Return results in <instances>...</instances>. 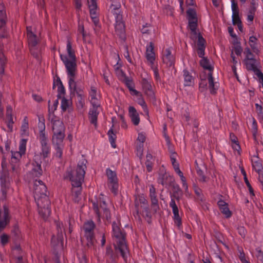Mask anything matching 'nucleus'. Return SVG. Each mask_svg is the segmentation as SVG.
Segmentation results:
<instances>
[{"label": "nucleus", "instance_id": "1", "mask_svg": "<svg viewBox=\"0 0 263 263\" xmlns=\"http://www.w3.org/2000/svg\"><path fill=\"white\" fill-rule=\"evenodd\" d=\"M66 50V53H60V57L65 67L70 92L74 96L85 93L83 84L76 81L77 71V58L69 39L67 41Z\"/></svg>", "mask_w": 263, "mask_h": 263}, {"label": "nucleus", "instance_id": "2", "mask_svg": "<svg viewBox=\"0 0 263 263\" xmlns=\"http://www.w3.org/2000/svg\"><path fill=\"white\" fill-rule=\"evenodd\" d=\"M86 162L85 159H82L79 162L76 171L71 173L68 172L67 173L68 176H66V177L69 178L71 182L72 194L73 200L76 202H78L80 199V195L82 190L81 185L85 174Z\"/></svg>", "mask_w": 263, "mask_h": 263}, {"label": "nucleus", "instance_id": "3", "mask_svg": "<svg viewBox=\"0 0 263 263\" xmlns=\"http://www.w3.org/2000/svg\"><path fill=\"white\" fill-rule=\"evenodd\" d=\"M41 145V153L40 154H35L33 157L31 163V173L34 177H40L43 174L41 167L42 157L47 158L50 154V147L48 143V138L39 139Z\"/></svg>", "mask_w": 263, "mask_h": 263}, {"label": "nucleus", "instance_id": "4", "mask_svg": "<svg viewBox=\"0 0 263 263\" xmlns=\"http://www.w3.org/2000/svg\"><path fill=\"white\" fill-rule=\"evenodd\" d=\"M112 235L117 239L116 249H118L122 257L125 260L128 255V250L125 240V234L121 230L118 223L114 222L112 224Z\"/></svg>", "mask_w": 263, "mask_h": 263}, {"label": "nucleus", "instance_id": "5", "mask_svg": "<svg viewBox=\"0 0 263 263\" xmlns=\"http://www.w3.org/2000/svg\"><path fill=\"white\" fill-rule=\"evenodd\" d=\"M47 187L41 180H35L34 183V196L37 205H42L43 202L49 203V198L46 194Z\"/></svg>", "mask_w": 263, "mask_h": 263}, {"label": "nucleus", "instance_id": "6", "mask_svg": "<svg viewBox=\"0 0 263 263\" xmlns=\"http://www.w3.org/2000/svg\"><path fill=\"white\" fill-rule=\"evenodd\" d=\"M200 63V65L204 69L209 70V72L208 74L209 88L212 94L216 93V91L219 87V84L217 82H214V79L212 76V70L213 69V67L210 64L209 61L204 58L201 60Z\"/></svg>", "mask_w": 263, "mask_h": 263}, {"label": "nucleus", "instance_id": "7", "mask_svg": "<svg viewBox=\"0 0 263 263\" xmlns=\"http://www.w3.org/2000/svg\"><path fill=\"white\" fill-rule=\"evenodd\" d=\"M92 203L93 209L99 220L101 218H105L107 220L110 219L111 216L110 211L107 208L105 201L99 200L96 201H92Z\"/></svg>", "mask_w": 263, "mask_h": 263}, {"label": "nucleus", "instance_id": "8", "mask_svg": "<svg viewBox=\"0 0 263 263\" xmlns=\"http://www.w3.org/2000/svg\"><path fill=\"white\" fill-rule=\"evenodd\" d=\"M245 58L244 59V63L246 65V68L248 70L256 71H258L257 65L258 62L255 59L253 53L251 52L249 47L245 48L243 52Z\"/></svg>", "mask_w": 263, "mask_h": 263}, {"label": "nucleus", "instance_id": "9", "mask_svg": "<svg viewBox=\"0 0 263 263\" xmlns=\"http://www.w3.org/2000/svg\"><path fill=\"white\" fill-rule=\"evenodd\" d=\"M115 18V29L116 34L121 39H125V24L123 21L122 14L118 10L113 14Z\"/></svg>", "mask_w": 263, "mask_h": 263}, {"label": "nucleus", "instance_id": "10", "mask_svg": "<svg viewBox=\"0 0 263 263\" xmlns=\"http://www.w3.org/2000/svg\"><path fill=\"white\" fill-rule=\"evenodd\" d=\"M135 208L136 209V214H134L136 218L140 219V215L144 214L145 212L148 216V208L147 202L143 196H139L135 200Z\"/></svg>", "mask_w": 263, "mask_h": 263}, {"label": "nucleus", "instance_id": "11", "mask_svg": "<svg viewBox=\"0 0 263 263\" xmlns=\"http://www.w3.org/2000/svg\"><path fill=\"white\" fill-rule=\"evenodd\" d=\"M95 225L92 221H89L85 222L83 226L84 236L86 238L88 246L93 245L95 242L93 230Z\"/></svg>", "mask_w": 263, "mask_h": 263}, {"label": "nucleus", "instance_id": "12", "mask_svg": "<svg viewBox=\"0 0 263 263\" xmlns=\"http://www.w3.org/2000/svg\"><path fill=\"white\" fill-rule=\"evenodd\" d=\"M7 15L3 3L0 2V39L7 38L8 33L6 28Z\"/></svg>", "mask_w": 263, "mask_h": 263}, {"label": "nucleus", "instance_id": "13", "mask_svg": "<svg viewBox=\"0 0 263 263\" xmlns=\"http://www.w3.org/2000/svg\"><path fill=\"white\" fill-rule=\"evenodd\" d=\"M106 174L108 179L109 187L112 193L116 194L118 189V180L116 173L110 168H107Z\"/></svg>", "mask_w": 263, "mask_h": 263}, {"label": "nucleus", "instance_id": "14", "mask_svg": "<svg viewBox=\"0 0 263 263\" xmlns=\"http://www.w3.org/2000/svg\"><path fill=\"white\" fill-rule=\"evenodd\" d=\"M26 147V140L22 139L21 140L19 145V151L11 152V163L12 164L17 163L23 155L25 153Z\"/></svg>", "mask_w": 263, "mask_h": 263}, {"label": "nucleus", "instance_id": "15", "mask_svg": "<svg viewBox=\"0 0 263 263\" xmlns=\"http://www.w3.org/2000/svg\"><path fill=\"white\" fill-rule=\"evenodd\" d=\"M146 58L150 66L154 65L155 60V54L154 51L153 44L151 42L149 45L146 46Z\"/></svg>", "mask_w": 263, "mask_h": 263}, {"label": "nucleus", "instance_id": "16", "mask_svg": "<svg viewBox=\"0 0 263 263\" xmlns=\"http://www.w3.org/2000/svg\"><path fill=\"white\" fill-rule=\"evenodd\" d=\"M52 124V130L53 133H64L65 127L61 120L57 117L53 118L51 119Z\"/></svg>", "mask_w": 263, "mask_h": 263}, {"label": "nucleus", "instance_id": "17", "mask_svg": "<svg viewBox=\"0 0 263 263\" xmlns=\"http://www.w3.org/2000/svg\"><path fill=\"white\" fill-rule=\"evenodd\" d=\"M27 36L29 46L31 48L34 47L37 44L38 39L32 32L31 27H27Z\"/></svg>", "mask_w": 263, "mask_h": 263}, {"label": "nucleus", "instance_id": "18", "mask_svg": "<svg viewBox=\"0 0 263 263\" xmlns=\"http://www.w3.org/2000/svg\"><path fill=\"white\" fill-rule=\"evenodd\" d=\"M173 181V177L167 173L160 174L158 179V182L165 186L170 185Z\"/></svg>", "mask_w": 263, "mask_h": 263}, {"label": "nucleus", "instance_id": "19", "mask_svg": "<svg viewBox=\"0 0 263 263\" xmlns=\"http://www.w3.org/2000/svg\"><path fill=\"white\" fill-rule=\"evenodd\" d=\"M163 61L168 66H172L175 62V58L170 48L166 49L163 54Z\"/></svg>", "mask_w": 263, "mask_h": 263}, {"label": "nucleus", "instance_id": "20", "mask_svg": "<svg viewBox=\"0 0 263 263\" xmlns=\"http://www.w3.org/2000/svg\"><path fill=\"white\" fill-rule=\"evenodd\" d=\"M57 228L58 229V235L57 238H56L54 236H53L51 238V243L54 245H56L58 243L61 242L62 243L63 241V224L60 222L57 223Z\"/></svg>", "mask_w": 263, "mask_h": 263}, {"label": "nucleus", "instance_id": "21", "mask_svg": "<svg viewBox=\"0 0 263 263\" xmlns=\"http://www.w3.org/2000/svg\"><path fill=\"white\" fill-rule=\"evenodd\" d=\"M49 205V201L48 204H46L45 202H43L42 205L39 206V205H37L40 215L45 219H47L49 217L51 213Z\"/></svg>", "mask_w": 263, "mask_h": 263}, {"label": "nucleus", "instance_id": "22", "mask_svg": "<svg viewBox=\"0 0 263 263\" xmlns=\"http://www.w3.org/2000/svg\"><path fill=\"white\" fill-rule=\"evenodd\" d=\"M128 114L132 123L135 125H138L140 122V117L136 108L133 106L128 108Z\"/></svg>", "mask_w": 263, "mask_h": 263}, {"label": "nucleus", "instance_id": "23", "mask_svg": "<svg viewBox=\"0 0 263 263\" xmlns=\"http://www.w3.org/2000/svg\"><path fill=\"white\" fill-rule=\"evenodd\" d=\"M38 128L39 129V139L47 138V135L45 133V119L43 116L40 115L38 116Z\"/></svg>", "mask_w": 263, "mask_h": 263}, {"label": "nucleus", "instance_id": "24", "mask_svg": "<svg viewBox=\"0 0 263 263\" xmlns=\"http://www.w3.org/2000/svg\"><path fill=\"white\" fill-rule=\"evenodd\" d=\"M9 222V210L6 207H4V212L0 214V231L3 229Z\"/></svg>", "mask_w": 263, "mask_h": 263}, {"label": "nucleus", "instance_id": "25", "mask_svg": "<svg viewBox=\"0 0 263 263\" xmlns=\"http://www.w3.org/2000/svg\"><path fill=\"white\" fill-rule=\"evenodd\" d=\"M65 137L64 133H53L52 136V143L54 146L64 145L63 143V140Z\"/></svg>", "mask_w": 263, "mask_h": 263}, {"label": "nucleus", "instance_id": "26", "mask_svg": "<svg viewBox=\"0 0 263 263\" xmlns=\"http://www.w3.org/2000/svg\"><path fill=\"white\" fill-rule=\"evenodd\" d=\"M217 204L221 213L224 215L226 217L229 218L231 216V212L228 208V204L225 201L220 200L218 201Z\"/></svg>", "mask_w": 263, "mask_h": 263}, {"label": "nucleus", "instance_id": "27", "mask_svg": "<svg viewBox=\"0 0 263 263\" xmlns=\"http://www.w3.org/2000/svg\"><path fill=\"white\" fill-rule=\"evenodd\" d=\"M251 160L253 169L258 173L260 172L262 169V165L258 156L253 155L251 157Z\"/></svg>", "mask_w": 263, "mask_h": 263}, {"label": "nucleus", "instance_id": "28", "mask_svg": "<svg viewBox=\"0 0 263 263\" xmlns=\"http://www.w3.org/2000/svg\"><path fill=\"white\" fill-rule=\"evenodd\" d=\"M99 114L98 108H91L89 111V119L90 123L96 127L97 125L98 116Z\"/></svg>", "mask_w": 263, "mask_h": 263}, {"label": "nucleus", "instance_id": "29", "mask_svg": "<svg viewBox=\"0 0 263 263\" xmlns=\"http://www.w3.org/2000/svg\"><path fill=\"white\" fill-rule=\"evenodd\" d=\"M12 108L10 106L7 107L6 118L7 120V126L10 130H12L14 123L12 118Z\"/></svg>", "mask_w": 263, "mask_h": 263}, {"label": "nucleus", "instance_id": "30", "mask_svg": "<svg viewBox=\"0 0 263 263\" xmlns=\"http://www.w3.org/2000/svg\"><path fill=\"white\" fill-rule=\"evenodd\" d=\"M249 44L254 53L257 54L259 53L258 48V39L255 36L252 35L249 37Z\"/></svg>", "mask_w": 263, "mask_h": 263}, {"label": "nucleus", "instance_id": "31", "mask_svg": "<svg viewBox=\"0 0 263 263\" xmlns=\"http://www.w3.org/2000/svg\"><path fill=\"white\" fill-rule=\"evenodd\" d=\"M183 72L184 78V85L185 86H192L194 83V79L193 77L186 70H184Z\"/></svg>", "mask_w": 263, "mask_h": 263}, {"label": "nucleus", "instance_id": "32", "mask_svg": "<svg viewBox=\"0 0 263 263\" xmlns=\"http://www.w3.org/2000/svg\"><path fill=\"white\" fill-rule=\"evenodd\" d=\"M117 256L113 252L110 247L106 248L105 258L107 263H114L115 261Z\"/></svg>", "mask_w": 263, "mask_h": 263}, {"label": "nucleus", "instance_id": "33", "mask_svg": "<svg viewBox=\"0 0 263 263\" xmlns=\"http://www.w3.org/2000/svg\"><path fill=\"white\" fill-rule=\"evenodd\" d=\"M21 135L23 136H28L29 134V123L27 116L24 117L21 128Z\"/></svg>", "mask_w": 263, "mask_h": 263}, {"label": "nucleus", "instance_id": "34", "mask_svg": "<svg viewBox=\"0 0 263 263\" xmlns=\"http://www.w3.org/2000/svg\"><path fill=\"white\" fill-rule=\"evenodd\" d=\"M242 52L240 43L238 41L237 39H236L233 42V46L231 50V53H235L237 55H240Z\"/></svg>", "mask_w": 263, "mask_h": 263}, {"label": "nucleus", "instance_id": "35", "mask_svg": "<svg viewBox=\"0 0 263 263\" xmlns=\"http://www.w3.org/2000/svg\"><path fill=\"white\" fill-rule=\"evenodd\" d=\"M77 102L76 103L77 109L80 111H82L85 105V93L77 96Z\"/></svg>", "mask_w": 263, "mask_h": 263}, {"label": "nucleus", "instance_id": "36", "mask_svg": "<svg viewBox=\"0 0 263 263\" xmlns=\"http://www.w3.org/2000/svg\"><path fill=\"white\" fill-rule=\"evenodd\" d=\"M170 206L172 209L173 213L174 214V219L178 220L179 219H181L179 215L178 208L174 199H171V202L170 203Z\"/></svg>", "mask_w": 263, "mask_h": 263}, {"label": "nucleus", "instance_id": "37", "mask_svg": "<svg viewBox=\"0 0 263 263\" xmlns=\"http://www.w3.org/2000/svg\"><path fill=\"white\" fill-rule=\"evenodd\" d=\"M3 44L0 42V49H1ZM6 62V59L4 53L0 51V74H3L4 73L5 65Z\"/></svg>", "mask_w": 263, "mask_h": 263}, {"label": "nucleus", "instance_id": "38", "mask_svg": "<svg viewBox=\"0 0 263 263\" xmlns=\"http://www.w3.org/2000/svg\"><path fill=\"white\" fill-rule=\"evenodd\" d=\"M197 18H193V20L189 21V27L191 31V36H196L198 34L196 32V28L197 26Z\"/></svg>", "mask_w": 263, "mask_h": 263}, {"label": "nucleus", "instance_id": "39", "mask_svg": "<svg viewBox=\"0 0 263 263\" xmlns=\"http://www.w3.org/2000/svg\"><path fill=\"white\" fill-rule=\"evenodd\" d=\"M146 160L145 164L146 166L147 171L149 172H151L153 167L154 159L152 155L150 153H148L146 155Z\"/></svg>", "mask_w": 263, "mask_h": 263}, {"label": "nucleus", "instance_id": "40", "mask_svg": "<svg viewBox=\"0 0 263 263\" xmlns=\"http://www.w3.org/2000/svg\"><path fill=\"white\" fill-rule=\"evenodd\" d=\"M111 2L110 9L112 14H115V12L118 10L120 13H121L120 9L121 4L119 0H110Z\"/></svg>", "mask_w": 263, "mask_h": 263}, {"label": "nucleus", "instance_id": "41", "mask_svg": "<svg viewBox=\"0 0 263 263\" xmlns=\"http://www.w3.org/2000/svg\"><path fill=\"white\" fill-rule=\"evenodd\" d=\"M191 38L193 40H196L197 38L198 39L197 46L198 48L205 47V40L203 38L200 33L197 34L196 36H191Z\"/></svg>", "mask_w": 263, "mask_h": 263}, {"label": "nucleus", "instance_id": "42", "mask_svg": "<svg viewBox=\"0 0 263 263\" xmlns=\"http://www.w3.org/2000/svg\"><path fill=\"white\" fill-rule=\"evenodd\" d=\"M107 135L108 136L109 140L110 141L111 146L114 148H115V141L116 139V134L113 132L112 129H110L108 130Z\"/></svg>", "mask_w": 263, "mask_h": 263}, {"label": "nucleus", "instance_id": "43", "mask_svg": "<svg viewBox=\"0 0 263 263\" xmlns=\"http://www.w3.org/2000/svg\"><path fill=\"white\" fill-rule=\"evenodd\" d=\"M137 102L138 103L141 105L143 109V111L146 113L148 114V108L147 107V105L145 103V101L144 100L143 98L142 97V95H141L138 97H137Z\"/></svg>", "mask_w": 263, "mask_h": 263}, {"label": "nucleus", "instance_id": "44", "mask_svg": "<svg viewBox=\"0 0 263 263\" xmlns=\"http://www.w3.org/2000/svg\"><path fill=\"white\" fill-rule=\"evenodd\" d=\"M173 192L176 196L177 200H179L180 197L182 195V190L179 187V185L175 184L173 186Z\"/></svg>", "mask_w": 263, "mask_h": 263}, {"label": "nucleus", "instance_id": "45", "mask_svg": "<svg viewBox=\"0 0 263 263\" xmlns=\"http://www.w3.org/2000/svg\"><path fill=\"white\" fill-rule=\"evenodd\" d=\"M153 27L149 24H145L141 29V32L143 34H149L153 30Z\"/></svg>", "mask_w": 263, "mask_h": 263}, {"label": "nucleus", "instance_id": "46", "mask_svg": "<svg viewBox=\"0 0 263 263\" xmlns=\"http://www.w3.org/2000/svg\"><path fill=\"white\" fill-rule=\"evenodd\" d=\"M232 19L233 25H237L238 27H241V21L239 14H232Z\"/></svg>", "mask_w": 263, "mask_h": 263}, {"label": "nucleus", "instance_id": "47", "mask_svg": "<svg viewBox=\"0 0 263 263\" xmlns=\"http://www.w3.org/2000/svg\"><path fill=\"white\" fill-rule=\"evenodd\" d=\"M89 11L90 16L92 20V21L96 25H97V24L99 23V20L97 18L96 12L97 9H89Z\"/></svg>", "mask_w": 263, "mask_h": 263}, {"label": "nucleus", "instance_id": "48", "mask_svg": "<svg viewBox=\"0 0 263 263\" xmlns=\"http://www.w3.org/2000/svg\"><path fill=\"white\" fill-rule=\"evenodd\" d=\"M231 2L232 14H239V10L237 4L235 2V0H231Z\"/></svg>", "mask_w": 263, "mask_h": 263}, {"label": "nucleus", "instance_id": "49", "mask_svg": "<svg viewBox=\"0 0 263 263\" xmlns=\"http://www.w3.org/2000/svg\"><path fill=\"white\" fill-rule=\"evenodd\" d=\"M142 86L143 88L147 91H149L151 92L152 91V87L150 82L146 79H143L142 81Z\"/></svg>", "mask_w": 263, "mask_h": 263}, {"label": "nucleus", "instance_id": "50", "mask_svg": "<svg viewBox=\"0 0 263 263\" xmlns=\"http://www.w3.org/2000/svg\"><path fill=\"white\" fill-rule=\"evenodd\" d=\"M187 15L188 16V20L192 21L193 20V18H197L195 10L193 9H189L187 12Z\"/></svg>", "mask_w": 263, "mask_h": 263}, {"label": "nucleus", "instance_id": "51", "mask_svg": "<svg viewBox=\"0 0 263 263\" xmlns=\"http://www.w3.org/2000/svg\"><path fill=\"white\" fill-rule=\"evenodd\" d=\"M54 146V148L56 151V153L55 154V156L57 157L61 158L62 156L63 149L64 145H62V146Z\"/></svg>", "mask_w": 263, "mask_h": 263}, {"label": "nucleus", "instance_id": "52", "mask_svg": "<svg viewBox=\"0 0 263 263\" xmlns=\"http://www.w3.org/2000/svg\"><path fill=\"white\" fill-rule=\"evenodd\" d=\"M151 68L153 69L155 79L157 81H160V77L159 74L158 69L157 67L155 66V65L151 66Z\"/></svg>", "mask_w": 263, "mask_h": 263}, {"label": "nucleus", "instance_id": "53", "mask_svg": "<svg viewBox=\"0 0 263 263\" xmlns=\"http://www.w3.org/2000/svg\"><path fill=\"white\" fill-rule=\"evenodd\" d=\"M69 105V101L65 98H63L61 101V108L63 110H66Z\"/></svg>", "mask_w": 263, "mask_h": 263}, {"label": "nucleus", "instance_id": "54", "mask_svg": "<svg viewBox=\"0 0 263 263\" xmlns=\"http://www.w3.org/2000/svg\"><path fill=\"white\" fill-rule=\"evenodd\" d=\"M255 106L256 109L258 111V119L263 120V108L262 106L258 104H256Z\"/></svg>", "mask_w": 263, "mask_h": 263}, {"label": "nucleus", "instance_id": "55", "mask_svg": "<svg viewBox=\"0 0 263 263\" xmlns=\"http://www.w3.org/2000/svg\"><path fill=\"white\" fill-rule=\"evenodd\" d=\"M90 103L92 106V108H99L100 107V104L97 98L90 99Z\"/></svg>", "mask_w": 263, "mask_h": 263}, {"label": "nucleus", "instance_id": "56", "mask_svg": "<svg viewBox=\"0 0 263 263\" xmlns=\"http://www.w3.org/2000/svg\"><path fill=\"white\" fill-rule=\"evenodd\" d=\"M151 199V201L153 205L158 206V199L155 193L149 194Z\"/></svg>", "mask_w": 263, "mask_h": 263}, {"label": "nucleus", "instance_id": "57", "mask_svg": "<svg viewBox=\"0 0 263 263\" xmlns=\"http://www.w3.org/2000/svg\"><path fill=\"white\" fill-rule=\"evenodd\" d=\"M180 180L182 182V187L184 189L185 193L188 194V186L185 177L184 176L181 178Z\"/></svg>", "mask_w": 263, "mask_h": 263}, {"label": "nucleus", "instance_id": "58", "mask_svg": "<svg viewBox=\"0 0 263 263\" xmlns=\"http://www.w3.org/2000/svg\"><path fill=\"white\" fill-rule=\"evenodd\" d=\"M89 96L90 99L93 98H96L97 97V91L95 87H91L90 91H89Z\"/></svg>", "mask_w": 263, "mask_h": 263}, {"label": "nucleus", "instance_id": "59", "mask_svg": "<svg viewBox=\"0 0 263 263\" xmlns=\"http://www.w3.org/2000/svg\"><path fill=\"white\" fill-rule=\"evenodd\" d=\"M195 163L196 164V170H197V173L198 174V175L200 176H201L203 181H205V177L203 175V172H202V171L199 167L198 165H197V161H195Z\"/></svg>", "mask_w": 263, "mask_h": 263}, {"label": "nucleus", "instance_id": "60", "mask_svg": "<svg viewBox=\"0 0 263 263\" xmlns=\"http://www.w3.org/2000/svg\"><path fill=\"white\" fill-rule=\"evenodd\" d=\"M137 140L139 141L141 143L143 144L145 141V136L143 133H139L137 138Z\"/></svg>", "mask_w": 263, "mask_h": 263}, {"label": "nucleus", "instance_id": "61", "mask_svg": "<svg viewBox=\"0 0 263 263\" xmlns=\"http://www.w3.org/2000/svg\"><path fill=\"white\" fill-rule=\"evenodd\" d=\"M257 8V6H250L248 9V13L255 14V12L256 11Z\"/></svg>", "mask_w": 263, "mask_h": 263}, {"label": "nucleus", "instance_id": "62", "mask_svg": "<svg viewBox=\"0 0 263 263\" xmlns=\"http://www.w3.org/2000/svg\"><path fill=\"white\" fill-rule=\"evenodd\" d=\"M1 241L2 243L4 245L8 241V237L7 235L3 234L1 236Z\"/></svg>", "mask_w": 263, "mask_h": 263}, {"label": "nucleus", "instance_id": "63", "mask_svg": "<svg viewBox=\"0 0 263 263\" xmlns=\"http://www.w3.org/2000/svg\"><path fill=\"white\" fill-rule=\"evenodd\" d=\"M252 127L253 130V134L255 135L257 133V124L254 118L253 119Z\"/></svg>", "mask_w": 263, "mask_h": 263}, {"label": "nucleus", "instance_id": "64", "mask_svg": "<svg viewBox=\"0 0 263 263\" xmlns=\"http://www.w3.org/2000/svg\"><path fill=\"white\" fill-rule=\"evenodd\" d=\"M205 47H198L197 54L199 57H203L204 55Z\"/></svg>", "mask_w": 263, "mask_h": 263}]
</instances>
